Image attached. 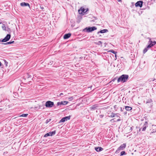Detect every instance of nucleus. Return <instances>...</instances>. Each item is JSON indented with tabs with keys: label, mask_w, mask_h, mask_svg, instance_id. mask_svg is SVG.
<instances>
[{
	"label": "nucleus",
	"mask_w": 156,
	"mask_h": 156,
	"mask_svg": "<svg viewBox=\"0 0 156 156\" xmlns=\"http://www.w3.org/2000/svg\"><path fill=\"white\" fill-rule=\"evenodd\" d=\"M129 77V76L127 75L123 74L118 79L117 82H122L123 83L126 82Z\"/></svg>",
	"instance_id": "obj_1"
},
{
	"label": "nucleus",
	"mask_w": 156,
	"mask_h": 156,
	"mask_svg": "<svg viewBox=\"0 0 156 156\" xmlns=\"http://www.w3.org/2000/svg\"><path fill=\"white\" fill-rule=\"evenodd\" d=\"M97 29L96 27H87L84 30V31L87 32H91Z\"/></svg>",
	"instance_id": "obj_2"
},
{
	"label": "nucleus",
	"mask_w": 156,
	"mask_h": 156,
	"mask_svg": "<svg viewBox=\"0 0 156 156\" xmlns=\"http://www.w3.org/2000/svg\"><path fill=\"white\" fill-rule=\"evenodd\" d=\"M126 147V144L124 143L121 145L116 150L115 153L117 154L119 152L120 150H124Z\"/></svg>",
	"instance_id": "obj_3"
},
{
	"label": "nucleus",
	"mask_w": 156,
	"mask_h": 156,
	"mask_svg": "<svg viewBox=\"0 0 156 156\" xmlns=\"http://www.w3.org/2000/svg\"><path fill=\"white\" fill-rule=\"evenodd\" d=\"M54 102L50 101H48L45 103V106L48 108H51L54 106Z\"/></svg>",
	"instance_id": "obj_4"
},
{
	"label": "nucleus",
	"mask_w": 156,
	"mask_h": 156,
	"mask_svg": "<svg viewBox=\"0 0 156 156\" xmlns=\"http://www.w3.org/2000/svg\"><path fill=\"white\" fill-rule=\"evenodd\" d=\"M11 37V35L10 34H7L6 36L2 40H0V42H6L8 41Z\"/></svg>",
	"instance_id": "obj_5"
},
{
	"label": "nucleus",
	"mask_w": 156,
	"mask_h": 156,
	"mask_svg": "<svg viewBox=\"0 0 156 156\" xmlns=\"http://www.w3.org/2000/svg\"><path fill=\"white\" fill-rule=\"evenodd\" d=\"M88 10V9H85L84 8L81 7L79 10L78 12L80 14H83V13H85L87 12Z\"/></svg>",
	"instance_id": "obj_6"
},
{
	"label": "nucleus",
	"mask_w": 156,
	"mask_h": 156,
	"mask_svg": "<svg viewBox=\"0 0 156 156\" xmlns=\"http://www.w3.org/2000/svg\"><path fill=\"white\" fill-rule=\"evenodd\" d=\"M70 116H66L62 118L59 122V123H60L61 122H65L66 121L69 120L70 118Z\"/></svg>",
	"instance_id": "obj_7"
},
{
	"label": "nucleus",
	"mask_w": 156,
	"mask_h": 156,
	"mask_svg": "<svg viewBox=\"0 0 156 156\" xmlns=\"http://www.w3.org/2000/svg\"><path fill=\"white\" fill-rule=\"evenodd\" d=\"M143 2L142 1H139L137 2L135 4L136 7H141L142 6Z\"/></svg>",
	"instance_id": "obj_8"
},
{
	"label": "nucleus",
	"mask_w": 156,
	"mask_h": 156,
	"mask_svg": "<svg viewBox=\"0 0 156 156\" xmlns=\"http://www.w3.org/2000/svg\"><path fill=\"white\" fill-rule=\"evenodd\" d=\"M148 123L147 122H145L142 127V131H145L146 128L148 127Z\"/></svg>",
	"instance_id": "obj_9"
},
{
	"label": "nucleus",
	"mask_w": 156,
	"mask_h": 156,
	"mask_svg": "<svg viewBox=\"0 0 156 156\" xmlns=\"http://www.w3.org/2000/svg\"><path fill=\"white\" fill-rule=\"evenodd\" d=\"M68 103L67 101H62L61 102H59L57 103V105L59 106V105H65Z\"/></svg>",
	"instance_id": "obj_10"
},
{
	"label": "nucleus",
	"mask_w": 156,
	"mask_h": 156,
	"mask_svg": "<svg viewBox=\"0 0 156 156\" xmlns=\"http://www.w3.org/2000/svg\"><path fill=\"white\" fill-rule=\"evenodd\" d=\"M152 131L151 133H153L156 132V125H152Z\"/></svg>",
	"instance_id": "obj_11"
},
{
	"label": "nucleus",
	"mask_w": 156,
	"mask_h": 156,
	"mask_svg": "<svg viewBox=\"0 0 156 156\" xmlns=\"http://www.w3.org/2000/svg\"><path fill=\"white\" fill-rule=\"evenodd\" d=\"M20 5L22 6H28L30 7V5L28 3H26L25 2H23L20 3Z\"/></svg>",
	"instance_id": "obj_12"
},
{
	"label": "nucleus",
	"mask_w": 156,
	"mask_h": 156,
	"mask_svg": "<svg viewBox=\"0 0 156 156\" xmlns=\"http://www.w3.org/2000/svg\"><path fill=\"white\" fill-rule=\"evenodd\" d=\"M71 36V34L70 33L67 34L64 36L63 38L64 39H67L69 38Z\"/></svg>",
	"instance_id": "obj_13"
},
{
	"label": "nucleus",
	"mask_w": 156,
	"mask_h": 156,
	"mask_svg": "<svg viewBox=\"0 0 156 156\" xmlns=\"http://www.w3.org/2000/svg\"><path fill=\"white\" fill-rule=\"evenodd\" d=\"M95 149L96 151L98 152L103 150V148L101 147H95Z\"/></svg>",
	"instance_id": "obj_14"
},
{
	"label": "nucleus",
	"mask_w": 156,
	"mask_h": 156,
	"mask_svg": "<svg viewBox=\"0 0 156 156\" xmlns=\"http://www.w3.org/2000/svg\"><path fill=\"white\" fill-rule=\"evenodd\" d=\"M125 109L126 111H129L132 110V107L129 106H125Z\"/></svg>",
	"instance_id": "obj_15"
},
{
	"label": "nucleus",
	"mask_w": 156,
	"mask_h": 156,
	"mask_svg": "<svg viewBox=\"0 0 156 156\" xmlns=\"http://www.w3.org/2000/svg\"><path fill=\"white\" fill-rule=\"evenodd\" d=\"M152 101L151 99H149L146 102V104H150L149 105L151 106V105L152 104Z\"/></svg>",
	"instance_id": "obj_16"
},
{
	"label": "nucleus",
	"mask_w": 156,
	"mask_h": 156,
	"mask_svg": "<svg viewBox=\"0 0 156 156\" xmlns=\"http://www.w3.org/2000/svg\"><path fill=\"white\" fill-rule=\"evenodd\" d=\"M108 31V30L107 29H104L102 30H101L98 32V34H99L100 33H106Z\"/></svg>",
	"instance_id": "obj_17"
},
{
	"label": "nucleus",
	"mask_w": 156,
	"mask_h": 156,
	"mask_svg": "<svg viewBox=\"0 0 156 156\" xmlns=\"http://www.w3.org/2000/svg\"><path fill=\"white\" fill-rule=\"evenodd\" d=\"M98 107L97 105H92L91 107H90V109L91 110H95Z\"/></svg>",
	"instance_id": "obj_18"
},
{
	"label": "nucleus",
	"mask_w": 156,
	"mask_h": 156,
	"mask_svg": "<svg viewBox=\"0 0 156 156\" xmlns=\"http://www.w3.org/2000/svg\"><path fill=\"white\" fill-rule=\"evenodd\" d=\"M115 115H116V114H115V113H114L113 112H112L111 113V114L109 115V117H115Z\"/></svg>",
	"instance_id": "obj_19"
},
{
	"label": "nucleus",
	"mask_w": 156,
	"mask_h": 156,
	"mask_svg": "<svg viewBox=\"0 0 156 156\" xmlns=\"http://www.w3.org/2000/svg\"><path fill=\"white\" fill-rule=\"evenodd\" d=\"M14 42V41H12L9 42H7V43H2V44H5V45H7V44H13Z\"/></svg>",
	"instance_id": "obj_20"
},
{
	"label": "nucleus",
	"mask_w": 156,
	"mask_h": 156,
	"mask_svg": "<svg viewBox=\"0 0 156 156\" xmlns=\"http://www.w3.org/2000/svg\"><path fill=\"white\" fill-rule=\"evenodd\" d=\"M56 133L55 130L51 132H49V133L50 134V136H52L53 135H54Z\"/></svg>",
	"instance_id": "obj_21"
},
{
	"label": "nucleus",
	"mask_w": 156,
	"mask_h": 156,
	"mask_svg": "<svg viewBox=\"0 0 156 156\" xmlns=\"http://www.w3.org/2000/svg\"><path fill=\"white\" fill-rule=\"evenodd\" d=\"M115 118L111 120V121L112 122V121H113L114 122H117L121 120V119L119 118L117 120H115Z\"/></svg>",
	"instance_id": "obj_22"
},
{
	"label": "nucleus",
	"mask_w": 156,
	"mask_h": 156,
	"mask_svg": "<svg viewBox=\"0 0 156 156\" xmlns=\"http://www.w3.org/2000/svg\"><path fill=\"white\" fill-rule=\"evenodd\" d=\"M28 115V114H23L20 115L19 117H26Z\"/></svg>",
	"instance_id": "obj_23"
},
{
	"label": "nucleus",
	"mask_w": 156,
	"mask_h": 156,
	"mask_svg": "<svg viewBox=\"0 0 156 156\" xmlns=\"http://www.w3.org/2000/svg\"><path fill=\"white\" fill-rule=\"evenodd\" d=\"M126 153L125 151H123L121 152L120 153V156H122L123 155H126Z\"/></svg>",
	"instance_id": "obj_24"
},
{
	"label": "nucleus",
	"mask_w": 156,
	"mask_h": 156,
	"mask_svg": "<svg viewBox=\"0 0 156 156\" xmlns=\"http://www.w3.org/2000/svg\"><path fill=\"white\" fill-rule=\"evenodd\" d=\"M109 52H112L113 54H115V55H116V53H117L115 51L113 50H109Z\"/></svg>",
	"instance_id": "obj_25"
},
{
	"label": "nucleus",
	"mask_w": 156,
	"mask_h": 156,
	"mask_svg": "<svg viewBox=\"0 0 156 156\" xmlns=\"http://www.w3.org/2000/svg\"><path fill=\"white\" fill-rule=\"evenodd\" d=\"M149 42H151V43H152V44H153V45H154L156 44V41H149Z\"/></svg>",
	"instance_id": "obj_26"
},
{
	"label": "nucleus",
	"mask_w": 156,
	"mask_h": 156,
	"mask_svg": "<svg viewBox=\"0 0 156 156\" xmlns=\"http://www.w3.org/2000/svg\"><path fill=\"white\" fill-rule=\"evenodd\" d=\"M148 50V48H145L143 50V53H145Z\"/></svg>",
	"instance_id": "obj_27"
},
{
	"label": "nucleus",
	"mask_w": 156,
	"mask_h": 156,
	"mask_svg": "<svg viewBox=\"0 0 156 156\" xmlns=\"http://www.w3.org/2000/svg\"><path fill=\"white\" fill-rule=\"evenodd\" d=\"M49 136H50V135L49 133H48L45 134L44 136V137H46Z\"/></svg>",
	"instance_id": "obj_28"
},
{
	"label": "nucleus",
	"mask_w": 156,
	"mask_h": 156,
	"mask_svg": "<svg viewBox=\"0 0 156 156\" xmlns=\"http://www.w3.org/2000/svg\"><path fill=\"white\" fill-rule=\"evenodd\" d=\"M102 42L101 41H99L97 43V44L99 45H102Z\"/></svg>",
	"instance_id": "obj_29"
},
{
	"label": "nucleus",
	"mask_w": 156,
	"mask_h": 156,
	"mask_svg": "<svg viewBox=\"0 0 156 156\" xmlns=\"http://www.w3.org/2000/svg\"><path fill=\"white\" fill-rule=\"evenodd\" d=\"M51 120V119H48L46 120L45 122L46 123H48V122H49Z\"/></svg>",
	"instance_id": "obj_30"
},
{
	"label": "nucleus",
	"mask_w": 156,
	"mask_h": 156,
	"mask_svg": "<svg viewBox=\"0 0 156 156\" xmlns=\"http://www.w3.org/2000/svg\"><path fill=\"white\" fill-rule=\"evenodd\" d=\"M125 109V108H122V107H121L120 108V111L121 112H123L124 111V110Z\"/></svg>",
	"instance_id": "obj_31"
},
{
	"label": "nucleus",
	"mask_w": 156,
	"mask_h": 156,
	"mask_svg": "<svg viewBox=\"0 0 156 156\" xmlns=\"http://www.w3.org/2000/svg\"><path fill=\"white\" fill-rule=\"evenodd\" d=\"M4 62H5V64L6 66H8L7 64H8V62L5 60Z\"/></svg>",
	"instance_id": "obj_32"
},
{
	"label": "nucleus",
	"mask_w": 156,
	"mask_h": 156,
	"mask_svg": "<svg viewBox=\"0 0 156 156\" xmlns=\"http://www.w3.org/2000/svg\"><path fill=\"white\" fill-rule=\"evenodd\" d=\"M104 116L103 115H99V117L100 118H102Z\"/></svg>",
	"instance_id": "obj_33"
},
{
	"label": "nucleus",
	"mask_w": 156,
	"mask_h": 156,
	"mask_svg": "<svg viewBox=\"0 0 156 156\" xmlns=\"http://www.w3.org/2000/svg\"><path fill=\"white\" fill-rule=\"evenodd\" d=\"M69 101H72L73 100V98L72 97H71L69 98Z\"/></svg>",
	"instance_id": "obj_34"
},
{
	"label": "nucleus",
	"mask_w": 156,
	"mask_h": 156,
	"mask_svg": "<svg viewBox=\"0 0 156 156\" xmlns=\"http://www.w3.org/2000/svg\"><path fill=\"white\" fill-rule=\"evenodd\" d=\"M116 114V115H115V117H116L117 118H120V116L118 115V114L116 113V114Z\"/></svg>",
	"instance_id": "obj_35"
},
{
	"label": "nucleus",
	"mask_w": 156,
	"mask_h": 156,
	"mask_svg": "<svg viewBox=\"0 0 156 156\" xmlns=\"http://www.w3.org/2000/svg\"><path fill=\"white\" fill-rule=\"evenodd\" d=\"M151 47L149 44L147 47V48L148 49L149 48Z\"/></svg>",
	"instance_id": "obj_36"
},
{
	"label": "nucleus",
	"mask_w": 156,
	"mask_h": 156,
	"mask_svg": "<svg viewBox=\"0 0 156 156\" xmlns=\"http://www.w3.org/2000/svg\"><path fill=\"white\" fill-rule=\"evenodd\" d=\"M150 44H149L150 45H151V46L152 47V46H153L154 45L152 44V43L151 42H149Z\"/></svg>",
	"instance_id": "obj_37"
},
{
	"label": "nucleus",
	"mask_w": 156,
	"mask_h": 156,
	"mask_svg": "<svg viewBox=\"0 0 156 156\" xmlns=\"http://www.w3.org/2000/svg\"><path fill=\"white\" fill-rule=\"evenodd\" d=\"M117 78H114L112 80V81H115L116 80Z\"/></svg>",
	"instance_id": "obj_38"
},
{
	"label": "nucleus",
	"mask_w": 156,
	"mask_h": 156,
	"mask_svg": "<svg viewBox=\"0 0 156 156\" xmlns=\"http://www.w3.org/2000/svg\"><path fill=\"white\" fill-rule=\"evenodd\" d=\"M127 113V112L126 111H125V112H124V114L125 115H126Z\"/></svg>",
	"instance_id": "obj_39"
},
{
	"label": "nucleus",
	"mask_w": 156,
	"mask_h": 156,
	"mask_svg": "<svg viewBox=\"0 0 156 156\" xmlns=\"http://www.w3.org/2000/svg\"><path fill=\"white\" fill-rule=\"evenodd\" d=\"M141 130L142 131V127L140 128L139 130V131H140Z\"/></svg>",
	"instance_id": "obj_40"
},
{
	"label": "nucleus",
	"mask_w": 156,
	"mask_h": 156,
	"mask_svg": "<svg viewBox=\"0 0 156 156\" xmlns=\"http://www.w3.org/2000/svg\"><path fill=\"white\" fill-rule=\"evenodd\" d=\"M63 93H60V94H59V96H61V95H63Z\"/></svg>",
	"instance_id": "obj_41"
},
{
	"label": "nucleus",
	"mask_w": 156,
	"mask_h": 156,
	"mask_svg": "<svg viewBox=\"0 0 156 156\" xmlns=\"http://www.w3.org/2000/svg\"><path fill=\"white\" fill-rule=\"evenodd\" d=\"M130 130L132 131V130L133 129V127H131L130 128Z\"/></svg>",
	"instance_id": "obj_42"
},
{
	"label": "nucleus",
	"mask_w": 156,
	"mask_h": 156,
	"mask_svg": "<svg viewBox=\"0 0 156 156\" xmlns=\"http://www.w3.org/2000/svg\"><path fill=\"white\" fill-rule=\"evenodd\" d=\"M4 27H3V26H2V28L3 29V28H4V27H5V25H4Z\"/></svg>",
	"instance_id": "obj_43"
},
{
	"label": "nucleus",
	"mask_w": 156,
	"mask_h": 156,
	"mask_svg": "<svg viewBox=\"0 0 156 156\" xmlns=\"http://www.w3.org/2000/svg\"><path fill=\"white\" fill-rule=\"evenodd\" d=\"M118 2H121V0H117Z\"/></svg>",
	"instance_id": "obj_44"
},
{
	"label": "nucleus",
	"mask_w": 156,
	"mask_h": 156,
	"mask_svg": "<svg viewBox=\"0 0 156 156\" xmlns=\"http://www.w3.org/2000/svg\"><path fill=\"white\" fill-rule=\"evenodd\" d=\"M148 39H149V41H151V39L150 38H149V37H148Z\"/></svg>",
	"instance_id": "obj_45"
},
{
	"label": "nucleus",
	"mask_w": 156,
	"mask_h": 156,
	"mask_svg": "<svg viewBox=\"0 0 156 156\" xmlns=\"http://www.w3.org/2000/svg\"><path fill=\"white\" fill-rule=\"evenodd\" d=\"M1 65H2V63H1V62H0V66H1Z\"/></svg>",
	"instance_id": "obj_46"
},
{
	"label": "nucleus",
	"mask_w": 156,
	"mask_h": 156,
	"mask_svg": "<svg viewBox=\"0 0 156 156\" xmlns=\"http://www.w3.org/2000/svg\"><path fill=\"white\" fill-rule=\"evenodd\" d=\"M116 105H115V106H114V108H116Z\"/></svg>",
	"instance_id": "obj_47"
},
{
	"label": "nucleus",
	"mask_w": 156,
	"mask_h": 156,
	"mask_svg": "<svg viewBox=\"0 0 156 156\" xmlns=\"http://www.w3.org/2000/svg\"><path fill=\"white\" fill-rule=\"evenodd\" d=\"M1 23H2L0 22V24H1Z\"/></svg>",
	"instance_id": "obj_48"
}]
</instances>
